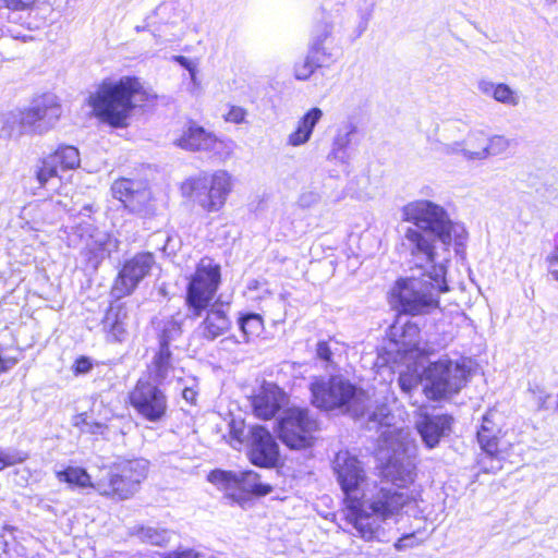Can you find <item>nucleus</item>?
Returning a JSON list of instances; mask_svg holds the SVG:
<instances>
[{"instance_id":"f257e3e1","label":"nucleus","mask_w":558,"mask_h":558,"mask_svg":"<svg viewBox=\"0 0 558 558\" xmlns=\"http://www.w3.org/2000/svg\"><path fill=\"white\" fill-rule=\"evenodd\" d=\"M385 478L381 484H374V490L366 500L361 496L360 517L354 520L351 511L344 512L345 522L351 524L359 537L365 542H373L378 537V521L385 522L401 514L420 498L415 473L401 463L392 464V471L386 474Z\"/></svg>"},{"instance_id":"f03ea898","label":"nucleus","mask_w":558,"mask_h":558,"mask_svg":"<svg viewBox=\"0 0 558 558\" xmlns=\"http://www.w3.org/2000/svg\"><path fill=\"white\" fill-rule=\"evenodd\" d=\"M402 221L414 225L404 232L409 252L414 258H422L427 264L437 259L436 240L445 250L456 246L457 251L465 244L468 232L463 225L450 219L447 210L432 201L416 199L401 208Z\"/></svg>"},{"instance_id":"7ed1b4c3","label":"nucleus","mask_w":558,"mask_h":558,"mask_svg":"<svg viewBox=\"0 0 558 558\" xmlns=\"http://www.w3.org/2000/svg\"><path fill=\"white\" fill-rule=\"evenodd\" d=\"M222 283V267L210 256H203L186 277L184 305L193 318L205 316L199 324L201 338L214 341L232 328L229 303L216 302Z\"/></svg>"},{"instance_id":"20e7f679","label":"nucleus","mask_w":558,"mask_h":558,"mask_svg":"<svg viewBox=\"0 0 558 558\" xmlns=\"http://www.w3.org/2000/svg\"><path fill=\"white\" fill-rule=\"evenodd\" d=\"M157 95L137 75L106 77L85 99L89 116L111 129H125L136 110L153 106Z\"/></svg>"},{"instance_id":"39448f33","label":"nucleus","mask_w":558,"mask_h":558,"mask_svg":"<svg viewBox=\"0 0 558 558\" xmlns=\"http://www.w3.org/2000/svg\"><path fill=\"white\" fill-rule=\"evenodd\" d=\"M433 281L420 290L412 284L413 278H398L387 294V301L397 316L427 315L440 307L439 294L448 292L446 268L442 265L433 266L427 274Z\"/></svg>"},{"instance_id":"423d86ee","label":"nucleus","mask_w":558,"mask_h":558,"mask_svg":"<svg viewBox=\"0 0 558 558\" xmlns=\"http://www.w3.org/2000/svg\"><path fill=\"white\" fill-rule=\"evenodd\" d=\"M476 440L484 457L478 461L485 473H495L512 453L520 440L507 415L489 408L482 416Z\"/></svg>"},{"instance_id":"0eeeda50","label":"nucleus","mask_w":558,"mask_h":558,"mask_svg":"<svg viewBox=\"0 0 558 558\" xmlns=\"http://www.w3.org/2000/svg\"><path fill=\"white\" fill-rule=\"evenodd\" d=\"M233 187L232 175L227 170L218 169L189 177L181 183L180 191L204 214L210 215L225 208Z\"/></svg>"},{"instance_id":"6e6552de","label":"nucleus","mask_w":558,"mask_h":558,"mask_svg":"<svg viewBox=\"0 0 558 558\" xmlns=\"http://www.w3.org/2000/svg\"><path fill=\"white\" fill-rule=\"evenodd\" d=\"M149 463L143 459H129L102 466V475L95 482V490L112 500H128L135 496L147 478Z\"/></svg>"},{"instance_id":"1a4fd4ad","label":"nucleus","mask_w":558,"mask_h":558,"mask_svg":"<svg viewBox=\"0 0 558 558\" xmlns=\"http://www.w3.org/2000/svg\"><path fill=\"white\" fill-rule=\"evenodd\" d=\"M260 475L252 470L235 473L232 471L215 469L208 472L207 481L225 493L231 502L244 506L253 497L269 495L274 487L268 483H260Z\"/></svg>"},{"instance_id":"9d476101","label":"nucleus","mask_w":558,"mask_h":558,"mask_svg":"<svg viewBox=\"0 0 558 558\" xmlns=\"http://www.w3.org/2000/svg\"><path fill=\"white\" fill-rule=\"evenodd\" d=\"M319 430L317 418L307 408L290 407L277 421L279 440L290 450H306L316 442Z\"/></svg>"},{"instance_id":"9b49d317","label":"nucleus","mask_w":558,"mask_h":558,"mask_svg":"<svg viewBox=\"0 0 558 558\" xmlns=\"http://www.w3.org/2000/svg\"><path fill=\"white\" fill-rule=\"evenodd\" d=\"M110 192L131 215L141 219H153L158 215V201L146 179L119 177L112 181Z\"/></svg>"},{"instance_id":"f8f14e48","label":"nucleus","mask_w":558,"mask_h":558,"mask_svg":"<svg viewBox=\"0 0 558 558\" xmlns=\"http://www.w3.org/2000/svg\"><path fill=\"white\" fill-rule=\"evenodd\" d=\"M332 471L343 493L344 512L351 511L355 520L361 515V496L357 493L367 480L363 464L349 450H339L332 460Z\"/></svg>"},{"instance_id":"ddd939ff","label":"nucleus","mask_w":558,"mask_h":558,"mask_svg":"<svg viewBox=\"0 0 558 558\" xmlns=\"http://www.w3.org/2000/svg\"><path fill=\"white\" fill-rule=\"evenodd\" d=\"M126 404L143 420L158 423L167 418L169 404L163 389L148 378L140 377L126 396Z\"/></svg>"},{"instance_id":"4468645a","label":"nucleus","mask_w":558,"mask_h":558,"mask_svg":"<svg viewBox=\"0 0 558 558\" xmlns=\"http://www.w3.org/2000/svg\"><path fill=\"white\" fill-rule=\"evenodd\" d=\"M173 144L185 151L211 153V156L220 159L228 158L232 153L230 141L218 137L193 118L185 119Z\"/></svg>"},{"instance_id":"2eb2a0df","label":"nucleus","mask_w":558,"mask_h":558,"mask_svg":"<svg viewBox=\"0 0 558 558\" xmlns=\"http://www.w3.org/2000/svg\"><path fill=\"white\" fill-rule=\"evenodd\" d=\"M312 404L324 411L348 408L356 395V387L341 375L315 377L310 384Z\"/></svg>"},{"instance_id":"dca6fc26","label":"nucleus","mask_w":558,"mask_h":558,"mask_svg":"<svg viewBox=\"0 0 558 558\" xmlns=\"http://www.w3.org/2000/svg\"><path fill=\"white\" fill-rule=\"evenodd\" d=\"M154 264L155 256L151 252H138L125 259L112 282L111 293L117 299L131 295L150 274Z\"/></svg>"},{"instance_id":"f3484780","label":"nucleus","mask_w":558,"mask_h":558,"mask_svg":"<svg viewBox=\"0 0 558 558\" xmlns=\"http://www.w3.org/2000/svg\"><path fill=\"white\" fill-rule=\"evenodd\" d=\"M80 166V150L73 145L61 144L38 160L34 177L38 186L45 189L49 181L59 178V172L75 170Z\"/></svg>"},{"instance_id":"a211bd4d","label":"nucleus","mask_w":558,"mask_h":558,"mask_svg":"<svg viewBox=\"0 0 558 558\" xmlns=\"http://www.w3.org/2000/svg\"><path fill=\"white\" fill-rule=\"evenodd\" d=\"M456 366L450 360L432 362L425 368L427 384L423 392L428 400L440 401L457 393L460 387L453 381Z\"/></svg>"},{"instance_id":"6ab92c4d","label":"nucleus","mask_w":558,"mask_h":558,"mask_svg":"<svg viewBox=\"0 0 558 558\" xmlns=\"http://www.w3.org/2000/svg\"><path fill=\"white\" fill-rule=\"evenodd\" d=\"M247 458L258 468H276L280 461L279 446L271 433L262 425H255L250 430Z\"/></svg>"},{"instance_id":"aec40b11","label":"nucleus","mask_w":558,"mask_h":558,"mask_svg":"<svg viewBox=\"0 0 558 558\" xmlns=\"http://www.w3.org/2000/svg\"><path fill=\"white\" fill-rule=\"evenodd\" d=\"M129 308L124 302H111L101 318V330L109 343H123L129 337Z\"/></svg>"},{"instance_id":"412c9836","label":"nucleus","mask_w":558,"mask_h":558,"mask_svg":"<svg viewBox=\"0 0 558 558\" xmlns=\"http://www.w3.org/2000/svg\"><path fill=\"white\" fill-rule=\"evenodd\" d=\"M284 392L277 385L264 384L259 390L251 397L250 403L253 414L263 421H269L282 408Z\"/></svg>"},{"instance_id":"4be33fe9","label":"nucleus","mask_w":558,"mask_h":558,"mask_svg":"<svg viewBox=\"0 0 558 558\" xmlns=\"http://www.w3.org/2000/svg\"><path fill=\"white\" fill-rule=\"evenodd\" d=\"M452 417L448 414L430 415L424 413L416 423V430L429 449L435 448L450 429Z\"/></svg>"},{"instance_id":"5701e85b","label":"nucleus","mask_w":558,"mask_h":558,"mask_svg":"<svg viewBox=\"0 0 558 558\" xmlns=\"http://www.w3.org/2000/svg\"><path fill=\"white\" fill-rule=\"evenodd\" d=\"M60 118V106L57 102L44 101L24 109L19 123L22 128H36L45 124L50 126Z\"/></svg>"},{"instance_id":"b1692460","label":"nucleus","mask_w":558,"mask_h":558,"mask_svg":"<svg viewBox=\"0 0 558 558\" xmlns=\"http://www.w3.org/2000/svg\"><path fill=\"white\" fill-rule=\"evenodd\" d=\"M172 369V352L170 350L169 341L163 338L160 343L158 351L155 353L151 366L150 375L158 381L166 379L168 373Z\"/></svg>"},{"instance_id":"393cba45","label":"nucleus","mask_w":558,"mask_h":558,"mask_svg":"<svg viewBox=\"0 0 558 558\" xmlns=\"http://www.w3.org/2000/svg\"><path fill=\"white\" fill-rule=\"evenodd\" d=\"M56 477L59 482L65 483L71 488H93L95 489V482L88 472L81 466L68 465L64 469L56 472Z\"/></svg>"},{"instance_id":"a878e982","label":"nucleus","mask_w":558,"mask_h":558,"mask_svg":"<svg viewBox=\"0 0 558 558\" xmlns=\"http://www.w3.org/2000/svg\"><path fill=\"white\" fill-rule=\"evenodd\" d=\"M238 325L246 341L256 339L265 329L264 318L257 313H241L238 317Z\"/></svg>"},{"instance_id":"bb28decb","label":"nucleus","mask_w":558,"mask_h":558,"mask_svg":"<svg viewBox=\"0 0 558 558\" xmlns=\"http://www.w3.org/2000/svg\"><path fill=\"white\" fill-rule=\"evenodd\" d=\"M21 349L13 344L0 343V375L14 367L21 359Z\"/></svg>"},{"instance_id":"cd10ccee","label":"nucleus","mask_w":558,"mask_h":558,"mask_svg":"<svg viewBox=\"0 0 558 558\" xmlns=\"http://www.w3.org/2000/svg\"><path fill=\"white\" fill-rule=\"evenodd\" d=\"M423 534L424 532L420 530L403 534L395 542L393 547L398 551H404L420 547L426 541V536Z\"/></svg>"},{"instance_id":"c85d7f7f","label":"nucleus","mask_w":558,"mask_h":558,"mask_svg":"<svg viewBox=\"0 0 558 558\" xmlns=\"http://www.w3.org/2000/svg\"><path fill=\"white\" fill-rule=\"evenodd\" d=\"M307 56L318 63V68L328 66L332 62V53L324 45V39L316 40L310 48Z\"/></svg>"},{"instance_id":"c756f323","label":"nucleus","mask_w":558,"mask_h":558,"mask_svg":"<svg viewBox=\"0 0 558 558\" xmlns=\"http://www.w3.org/2000/svg\"><path fill=\"white\" fill-rule=\"evenodd\" d=\"M421 380L422 376L416 371H405L399 374L398 385L402 392L410 396L418 387Z\"/></svg>"},{"instance_id":"7c9ffc66","label":"nucleus","mask_w":558,"mask_h":558,"mask_svg":"<svg viewBox=\"0 0 558 558\" xmlns=\"http://www.w3.org/2000/svg\"><path fill=\"white\" fill-rule=\"evenodd\" d=\"M509 141L500 135H495L488 140V144L483 148L482 153H475L478 157H486L489 155H498L507 150Z\"/></svg>"},{"instance_id":"2f4dec72","label":"nucleus","mask_w":558,"mask_h":558,"mask_svg":"<svg viewBox=\"0 0 558 558\" xmlns=\"http://www.w3.org/2000/svg\"><path fill=\"white\" fill-rule=\"evenodd\" d=\"M317 69H319L318 63H316L313 59L306 56V58L303 61L296 62L294 64V76L299 81H306L314 74V72Z\"/></svg>"},{"instance_id":"473e14b6","label":"nucleus","mask_w":558,"mask_h":558,"mask_svg":"<svg viewBox=\"0 0 558 558\" xmlns=\"http://www.w3.org/2000/svg\"><path fill=\"white\" fill-rule=\"evenodd\" d=\"M493 97L496 101L508 104V105H517L518 99L513 93V90L504 83H499L493 86Z\"/></svg>"},{"instance_id":"72a5a7b5","label":"nucleus","mask_w":558,"mask_h":558,"mask_svg":"<svg viewBox=\"0 0 558 558\" xmlns=\"http://www.w3.org/2000/svg\"><path fill=\"white\" fill-rule=\"evenodd\" d=\"M312 133L308 128L304 126L300 121L293 132L288 136V144L291 146H300L308 142Z\"/></svg>"},{"instance_id":"f704fd0d","label":"nucleus","mask_w":558,"mask_h":558,"mask_svg":"<svg viewBox=\"0 0 558 558\" xmlns=\"http://www.w3.org/2000/svg\"><path fill=\"white\" fill-rule=\"evenodd\" d=\"M28 458V454L25 452L16 451L13 453H8L0 449V471L13 466L15 464L23 463Z\"/></svg>"},{"instance_id":"c9c22d12","label":"nucleus","mask_w":558,"mask_h":558,"mask_svg":"<svg viewBox=\"0 0 558 558\" xmlns=\"http://www.w3.org/2000/svg\"><path fill=\"white\" fill-rule=\"evenodd\" d=\"M323 117V111L317 108V107H313L311 108L310 110H307L301 118H300V122L308 128L310 132L313 133V130L315 128V125L319 122V120L322 119Z\"/></svg>"},{"instance_id":"e433bc0d","label":"nucleus","mask_w":558,"mask_h":558,"mask_svg":"<svg viewBox=\"0 0 558 558\" xmlns=\"http://www.w3.org/2000/svg\"><path fill=\"white\" fill-rule=\"evenodd\" d=\"M38 0H0V7L11 11L32 10Z\"/></svg>"},{"instance_id":"4c0bfd02","label":"nucleus","mask_w":558,"mask_h":558,"mask_svg":"<svg viewBox=\"0 0 558 558\" xmlns=\"http://www.w3.org/2000/svg\"><path fill=\"white\" fill-rule=\"evenodd\" d=\"M247 111L240 106H230L227 113L223 116V120L227 123L241 124L245 122Z\"/></svg>"},{"instance_id":"58836bf2","label":"nucleus","mask_w":558,"mask_h":558,"mask_svg":"<svg viewBox=\"0 0 558 558\" xmlns=\"http://www.w3.org/2000/svg\"><path fill=\"white\" fill-rule=\"evenodd\" d=\"M94 363L90 357L86 355L77 356L72 364V373L74 376H80L89 373L93 369Z\"/></svg>"},{"instance_id":"ea45409f","label":"nucleus","mask_w":558,"mask_h":558,"mask_svg":"<svg viewBox=\"0 0 558 558\" xmlns=\"http://www.w3.org/2000/svg\"><path fill=\"white\" fill-rule=\"evenodd\" d=\"M229 442L232 445L233 442L242 444L244 440V428L240 426L235 421H231L229 424Z\"/></svg>"},{"instance_id":"a19ab883","label":"nucleus","mask_w":558,"mask_h":558,"mask_svg":"<svg viewBox=\"0 0 558 558\" xmlns=\"http://www.w3.org/2000/svg\"><path fill=\"white\" fill-rule=\"evenodd\" d=\"M317 357L328 364L332 363V351L328 341L322 340L316 344Z\"/></svg>"},{"instance_id":"79ce46f5","label":"nucleus","mask_w":558,"mask_h":558,"mask_svg":"<svg viewBox=\"0 0 558 558\" xmlns=\"http://www.w3.org/2000/svg\"><path fill=\"white\" fill-rule=\"evenodd\" d=\"M546 262L548 264L549 274L558 281V247L547 256Z\"/></svg>"},{"instance_id":"37998d69","label":"nucleus","mask_w":558,"mask_h":558,"mask_svg":"<svg viewBox=\"0 0 558 558\" xmlns=\"http://www.w3.org/2000/svg\"><path fill=\"white\" fill-rule=\"evenodd\" d=\"M107 428L108 426L106 423L89 421L87 427L83 429V433L90 435H102Z\"/></svg>"},{"instance_id":"c03bdc74","label":"nucleus","mask_w":558,"mask_h":558,"mask_svg":"<svg viewBox=\"0 0 558 558\" xmlns=\"http://www.w3.org/2000/svg\"><path fill=\"white\" fill-rule=\"evenodd\" d=\"M163 558H199V555L193 549H184L170 551Z\"/></svg>"},{"instance_id":"a18cd8bd","label":"nucleus","mask_w":558,"mask_h":558,"mask_svg":"<svg viewBox=\"0 0 558 558\" xmlns=\"http://www.w3.org/2000/svg\"><path fill=\"white\" fill-rule=\"evenodd\" d=\"M72 422H73V426L80 428L81 432L83 433V429L85 427H87V425L89 423L87 413L86 412L77 413L76 415L73 416Z\"/></svg>"},{"instance_id":"49530a36","label":"nucleus","mask_w":558,"mask_h":558,"mask_svg":"<svg viewBox=\"0 0 558 558\" xmlns=\"http://www.w3.org/2000/svg\"><path fill=\"white\" fill-rule=\"evenodd\" d=\"M173 60L177 63H179L181 66L185 68L192 75L194 74L195 65L186 57H184V56H174Z\"/></svg>"},{"instance_id":"de8ad7c7","label":"nucleus","mask_w":558,"mask_h":558,"mask_svg":"<svg viewBox=\"0 0 558 558\" xmlns=\"http://www.w3.org/2000/svg\"><path fill=\"white\" fill-rule=\"evenodd\" d=\"M549 399H550L549 393H542L541 396H538L536 398L537 409L541 410V409L547 408V403H548Z\"/></svg>"},{"instance_id":"09e8293b","label":"nucleus","mask_w":558,"mask_h":558,"mask_svg":"<svg viewBox=\"0 0 558 558\" xmlns=\"http://www.w3.org/2000/svg\"><path fill=\"white\" fill-rule=\"evenodd\" d=\"M191 395H192V396L194 395V391H193L192 389H187V388H186V389H184V391H183V397H184L185 399H189V397H191Z\"/></svg>"},{"instance_id":"8fccbe9b","label":"nucleus","mask_w":558,"mask_h":558,"mask_svg":"<svg viewBox=\"0 0 558 558\" xmlns=\"http://www.w3.org/2000/svg\"><path fill=\"white\" fill-rule=\"evenodd\" d=\"M191 395H192V396L194 395V391H193L192 389H187V388H186V389H184V391H183V397H184L185 399H189V397H191Z\"/></svg>"},{"instance_id":"3c124183","label":"nucleus","mask_w":558,"mask_h":558,"mask_svg":"<svg viewBox=\"0 0 558 558\" xmlns=\"http://www.w3.org/2000/svg\"><path fill=\"white\" fill-rule=\"evenodd\" d=\"M257 286H258V281H256V280H255V281H253V282H251V283L248 284V289H256V288H257Z\"/></svg>"},{"instance_id":"603ef678","label":"nucleus","mask_w":558,"mask_h":558,"mask_svg":"<svg viewBox=\"0 0 558 558\" xmlns=\"http://www.w3.org/2000/svg\"><path fill=\"white\" fill-rule=\"evenodd\" d=\"M409 326H410V327L415 328L416 330H418V329H417V326H416V325H414V324H413V325H409Z\"/></svg>"}]
</instances>
